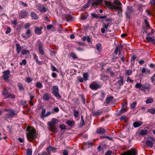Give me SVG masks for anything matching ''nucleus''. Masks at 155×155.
<instances>
[{"mask_svg": "<svg viewBox=\"0 0 155 155\" xmlns=\"http://www.w3.org/2000/svg\"><path fill=\"white\" fill-rule=\"evenodd\" d=\"M27 130L28 131V133H27L26 134L27 138L29 142H31L36 138L35 130L33 128L28 126L27 128Z\"/></svg>", "mask_w": 155, "mask_h": 155, "instance_id": "nucleus-1", "label": "nucleus"}, {"mask_svg": "<svg viewBox=\"0 0 155 155\" xmlns=\"http://www.w3.org/2000/svg\"><path fill=\"white\" fill-rule=\"evenodd\" d=\"M58 122V120L56 119L53 118L52 119L51 121L48 122V128L49 130L53 132L54 134L58 132L57 129L56 128L55 124Z\"/></svg>", "mask_w": 155, "mask_h": 155, "instance_id": "nucleus-2", "label": "nucleus"}, {"mask_svg": "<svg viewBox=\"0 0 155 155\" xmlns=\"http://www.w3.org/2000/svg\"><path fill=\"white\" fill-rule=\"evenodd\" d=\"M5 111L8 112L5 115L6 118H12L17 115V114L15 113V110L12 109H5Z\"/></svg>", "mask_w": 155, "mask_h": 155, "instance_id": "nucleus-3", "label": "nucleus"}, {"mask_svg": "<svg viewBox=\"0 0 155 155\" xmlns=\"http://www.w3.org/2000/svg\"><path fill=\"white\" fill-rule=\"evenodd\" d=\"M155 142V140L153 137H149L146 141V145L147 147L152 148L153 147V144Z\"/></svg>", "mask_w": 155, "mask_h": 155, "instance_id": "nucleus-4", "label": "nucleus"}, {"mask_svg": "<svg viewBox=\"0 0 155 155\" xmlns=\"http://www.w3.org/2000/svg\"><path fill=\"white\" fill-rule=\"evenodd\" d=\"M101 85L98 84L96 82H93L89 85L90 88L92 90H97L98 88H100Z\"/></svg>", "mask_w": 155, "mask_h": 155, "instance_id": "nucleus-5", "label": "nucleus"}, {"mask_svg": "<svg viewBox=\"0 0 155 155\" xmlns=\"http://www.w3.org/2000/svg\"><path fill=\"white\" fill-rule=\"evenodd\" d=\"M53 93L54 94L55 96L58 98H60L61 96L58 92V88L57 86H54L52 89Z\"/></svg>", "mask_w": 155, "mask_h": 155, "instance_id": "nucleus-6", "label": "nucleus"}, {"mask_svg": "<svg viewBox=\"0 0 155 155\" xmlns=\"http://www.w3.org/2000/svg\"><path fill=\"white\" fill-rule=\"evenodd\" d=\"M3 78L4 80L7 81L10 77V71L9 70L5 71L3 72Z\"/></svg>", "mask_w": 155, "mask_h": 155, "instance_id": "nucleus-7", "label": "nucleus"}, {"mask_svg": "<svg viewBox=\"0 0 155 155\" xmlns=\"http://www.w3.org/2000/svg\"><path fill=\"white\" fill-rule=\"evenodd\" d=\"M104 2L106 5L107 6L110 7L112 9H117L119 8L118 6H114L111 2L105 1Z\"/></svg>", "mask_w": 155, "mask_h": 155, "instance_id": "nucleus-8", "label": "nucleus"}, {"mask_svg": "<svg viewBox=\"0 0 155 155\" xmlns=\"http://www.w3.org/2000/svg\"><path fill=\"white\" fill-rule=\"evenodd\" d=\"M137 152L135 150L131 149L127 152L124 153L121 155H136Z\"/></svg>", "mask_w": 155, "mask_h": 155, "instance_id": "nucleus-9", "label": "nucleus"}, {"mask_svg": "<svg viewBox=\"0 0 155 155\" xmlns=\"http://www.w3.org/2000/svg\"><path fill=\"white\" fill-rule=\"evenodd\" d=\"M103 0H93L92 2V6H96L101 5Z\"/></svg>", "mask_w": 155, "mask_h": 155, "instance_id": "nucleus-10", "label": "nucleus"}, {"mask_svg": "<svg viewBox=\"0 0 155 155\" xmlns=\"http://www.w3.org/2000/svg\"><path fill=\"white\" fill-rule=\"evenodd\" d=\"M38 46V50L40 53L41 55H44L45 53L44 51L43 50V44L41 43L40 41Z\"/></svg>", "mask_w": 155, "mask_h": 155, "instance_id": "nucleus-11", "label": "nucleus"}, {"mask_svg": "<svg viewBox=\"0 0 155 155\" xmlns=\"http://www.w3.org/2000/svg\"><path fill=\"white\" fill-rule=\"evenodd\" d=\"M28 14V12L24 11L21 12L19 13V18H23L26 16Z\"/></svg>", "mask_w": 155, "mask_h": 155, "instance_id": "nucleus-12", "label": "nucleus"}, {"mask_svg": "<svg viewBox=\"0 0 155 155\" xmlns=\"http://www.w3.org/2000/svg\"><path fill=\"white\" fill-rule=\"evenodd\" d=\"M43 28L42 27H41L39 28L36 27L35 28V33L38 35H40L42 33V29Z\"/></svg>", "mask_w": 155, "mask_h": 155, "instance_id": "nucleus-13", "label": "nucleus"}, {"mask_svg": "<svg viewBox=\"0 0 155 155\" xmlns=\"http://www.w3.org/2000/svg\"><path fill=\"white\" fill-rule=\"evenodd\" d=\"M55 149L53 148L51 146H49L47 148L46 150L48 152L50 155L51 154V152H55Z\"/></svg>", "mask_w": 155, "mask_h": 155, "instance_id": "nucleus-14", "label": "nucleus"}, {"mask_svg": "<svg viewBox=\"0 0 155 155\" xmlns=\"http://www.w3.org/2000/svg\"><path fill=\"white\" fill-rule=\"evenodd\" d=\"M105 132V130L101 127H99L96 130V133L99 134H104Z\"/></svg>", "mask_w": 155, "mask_h": 155, "instance_id": "nucleus-15", "label": "nucleus"}, {"mask_svg": "<svg viewBox=\"0 0 155 155\" xmlns=\"http://www.w3.org/2000/svg\"><path fill=\"white\" fill-rule=\"evenodd\" d=\"M143 124L142 122H134L133 124V126L134 127H137L141 126Z\"/></svg>", "mask_w": 155, "mask_h": 155, "instance_id": "nucleus-16", "label": "nucleus"}, {"mask_svg": "<svg viewBox=\"0 0 155 155\" xmlns=\"http://www.w3.org/2000/svg\"><path fill=\"white\" fill-rule=\"evenodd\" d=\"M67 21H73L72 16L70 14H67L66 15L65 18L64 19Z\"/></svg>", "mask_w": 155, "mask_h": 155, "instance_id": "nucleus-17", "label": "nucleus"}, {"mask_svg": "<svg viewBox=\"0 0 155 155\" xmlns=\"http://www.w3.org/2000/svg\"><path fill=\"white\" fill-rule=\"evenodd\" d=\"M135 87L137 88H141V90L144 91H145L144 89L143 88V85L141 83H137L135 85Z\"/></svg>", "mask_w": 155, "mask_h": 155, "instance_id": "nucleus-18", "label": "nucleus"}, {"mask_svg": "<svg viewBox=\"0 0 155 155\" xmlns=\"http://www.w3.org/2000/svg\"><path fill=\"white\" fill-rule=\"evenodd\" d=\"M16 50L17 51V52L18 54H19L20 53L21 49V47L19 44L17 43L16 44Z\"/></svg>", "mask_w": 155, "mask_h": 155, "instance_id": "nucleus-19", "label": "nucleus"}, {"mask_svg": "<svg viewBox=\"0 0 155 155\" xmlns=\"http://www.w3.org/2000/svg\"><path fill=\"white\" fill-rule=\"evenodd\" d=\"M119 78L120 79V80L117 81V83L119 84V85L120 86L123 85L124 84L123 77L122 76H120Z\"/></svg>", "mask_w": 155, "mask_h": 155, "instance_id": "nucleus-20", "label": "nucleus"}, {"mask_svg": "<svg viewBox=\"0 0 155 155\" xmlns=\"http://www.w3.org/2000/svg\"><path fill=\"white\" fill-rule=\"evenodd\" d=\"M30 15L32 19L36 20L38 18L35 12H32L31 13Z\"/></svg>", "mask_w": 155, "mask_h": 155, "instance_id": "nucleus-21", "label": "nucleus"}, {"mask_svg": "<svg viewBox=\"0 0 155 155\" xmlns=\"http://www.w3.org/2000/svg\"><path fill=\"white\" fill-rule=\"evenodd\" d=\"M33 56H34V60L35 61L36 63L37 64H39V65H41L42 64V62L41 61H39L38 60V57L37 56L36 54H33Z\"/></svg>", "mask_w": 155, "mask_h": 155, "instance_id": "nucleus-22", "label": "nucleus"}, {"mask_svg": "<svg viewBox=\"0 0 155 155\" xmlns=\"http://www.w3.org/2000/svg\"><path fill=\"white\" fill-rule=\"evenodd\" d=\"M17 86L19 88V90L20 91H24L25 88L23 87L22 84L20 82H19L17 84Z\"/></svg>", "mask_w": 155, "mask_h": 155, "instance_id": "nucleus-23", "label": "nucleus"}, {"mask_svg": "<svg viewBox=\"0 0 155 155\" xmlns=\"http://www.w3.org/2000/svg\"><path fill=\"white\" fill-rule=\"evenodd\" d=\"M112 4L114 6L119 7L121 5V3L118 0H115Z\"/></svg>", "mask_w": 155, "mask_h": 155, "instance_id": "nucleus-24", "label": "nucleus"}, {"mask_svg": "<svg viewBox=\"0 0 155 155\" xmlns=\"http://www.w3.org/2000/svg\"><path fill=\"white\" fill-rule=\"evenodd\" d=\"M143 87L144 89L145 90V89L150 90L151 89L150 85L148 83L145 84L144 85H143Z\"/></svg>", "mask_w": 155, "mask_h": 155, "instance_id": "nucleus-25", "label": "nucleus"}, {"mask_svg": "<svg viewBox=\"0 0 155 155\" xmlns=\"http://www.w3.org/2000/svg\"><path fill=\"white\" fill-rule=\"evenodd\" d=\"M75 122L74 120H68L66 122V124H68L69 126L72 127Z\"/></svg>", "mask_w": 155, "mask_h": 155, "instance_id": "nucleus-26", "label": "nucleus"}, {"mask_svg": "<svg viewBox=\"0 0 155 155\" xmlns=\"http://www.w3.org/2000/svg\"><path fill=\"white\" fill-rule=\"evenodd\" d=\"M102 111H93L92 112V114L93 116H98L99 115H100L101 114H102Z\"/></svg>", "mask_w": 155, "mask_h": 155, "instance_id": "nucleus-27", "label": "nucleus"}, {"mask_svg": "<svg viewBox=\"0 0 155 155\" xmlns=\"http://www.w3.org/2000/svg\"><path fill=\"white\" fill-rule=\"evenodd\" d=\"M147 111L150 113L152 114L153 115L155 114V109L153 108H151L148 109Z\"/></svg>", "mask_w": 155, "mask_h": 155, "instance_id": "nucleus-28", "label": "nucleus"}, {"mask_svg": "<svg viewBox=\"0 0 155 155\" xmlns=\"http://www.w3.org/2000/svg\"><path fill=\"white\" fill-rule=\"evenodd\" d=\"M8 91L6 89L3 91L2 94L4 96L5 98H6V97L8 96Z\"/></svg>", "mask_w": 155, "mask_h": 155, "instance_id": "nucleus-29", "label": "nucleus"}, {"mask_svg": "<svg viewBox=\"0 0 155 155\" xmlns=\"http://www.w3.org/2000/svg\"><path fill=\"white\" fill-rule=\"evenodd\" d=\"M50 98V96L47 94H44L43 99L45 101L48 100Z\"/></svg>", "mask_w": 155, "mask_h": 155, "instance_id": "nucleus-30", "label": "nucleus"}, {"mask_svg": "<svg viewBox=\"0 0 155 155\" xmlns=\"http://www.w3.org/2000/svg\"><path fill=\"white\" fill-rule=\"evenodd\" d=\"M113 99L112 96L108 97H106V101L107 104H109Z\"/></svg>", "mask_w": 155, "mask_h": 155, "instance_id": "nucleus-31", "label": "nucleus"}, {"mask_svg": "<svg viewBox=\"0 0 155 155\" xmlns=\"http://www.w3.org/2000/svg\"><path fill=\"white\" fill-rule=\"evenodd\" d=\"M82 39L83 41H84L86 40L87 42L89 43L91 41V38L89 36L84 37L82 38Z\"/></svg>", "mask_w": 155, "mask_h": 155, "instance_id": "nucleus-32", "label": "nucleus"}, {"mask_svg": "<svg viewBox=\"0 0 155 155\" xmlns=\"http://www.w3.org/2000/svg\"><path fill=\"white\" fill-rule=\"evenodd\" d=\"M22 54L23 55H27L30 53L29 51L25 49H23L21 51Z\"/></svg>", "mask_w": 155, "mask_h": 155, "instance_id": "nucleus-33", "label": "nucleus"}, {"mask_svg": "<svg viewBox=\"0 0 155 155\" xmlns=\"http://www.w3.org/2000/svg\"><path fill=\"white\" fill-rule=\"evenodd\" d=\"M109 76L107 75L102 74L101 75V79L104 81H106L109 79Z\"/></svg>", "mask_w": 155, "mask_h": 155, "instance_id": "nucleus-34", "label": "nucleus"}, {"mask_svg": "<svg viewBox=\"0 0 155 155\" xmlns=\"http://www.w3.org/2000/svg\"><path fill=\"white\" fill-rule=\"evenodd\" d=\"M96 47L97 51L99 52H101L102 50L101 44L100 43H98L96 45Z\"/></svg>", "mask_w": 155, "mask_h": 155, "instance_id": "nucleus-35", "label": "nucleus"}, {"mask_svg": "<svg viewBox=\"0 0 155 155\" xmlns=\"http://www.w3.org/2000/svg\"><path fill=\"white\" fill-rule=\"evenodd\" d=\"M107 71L111 75V76H114L115 75L114 72L112 71L111 68H108L107 69Z\"/></svg>", "mask_w": 155, "mask_h": 155, "instance_id": "nucleus-36", "label": "nucleus"}, {"mask_svg": "<svg viewBox=\"0 0 155 155\" xmlns=\"http://www.w3.org/2000/svg\"><path fill=\"white\" fill-rule=\"evenodd\" d=\"M74 116L75 117L77 118L79 116V112L76 109L74 110Z\"/></svg>", "mask_w": 155, "mask_h": 155, "instance_id": "nucleus-37", "label": "nucleus"}, {"mask_svg": "<svg viewBox=\"0 0 155 155\" xmlns=\"http://www.w3.org/2000/svg\"><path fill=\"white\" fill-rule=\"evenodd\" d=\"M148 132L147 130H142L140 132V134L142 135H145L148 134Z\"/></svg>", "mask_w": 155, "mask_h": 155, "instance_id": "nucleus-38", "label": "nucleus"}, {"mask_svg": "<svg viewBox=\"0 0 155 155\" xmlns=\"http://www.w3.org/2000/svg\"><path fill=\"white\" fill-rule=\"evenodd\" d=\"M126 106L124 107H122L121 109L120 110V114H122L126 112L127 111V110L126 109Z\"/></svg>", "mask_w": 155, "mask_h": 155, "instance_id": "nucleus-39", "label": "nucleus"}, {"mask_svg": "<svg viewBox=\"0 0 155 155\" xmlns=\"http://www.w3.org/2000/svg\"><path fill=\"white\" fill-rule=\"evenodd\" d=\"M45 109H43L42 110L41 117L42 118H43L45 117Z\"/></svg>", "mask_w": 155, "mask_h": 155, "instance_id": "nucleus-40", "label": "nucleus"}, {"mask_svg": "<svg viewBox=\"0 0 155 155\" xmlns=\"http://www.w3.org/2000/svg\"><path fill=\"white\" fill-rule=\"evenodd\" d=\"M36 86L37 88L40 89L42 87V84L41 83L38 82L36 83Z\"/></svg>", "mask_w": 155, "mask_h": 155, "instance_id": "nucleus-41", "label": "nucleus"}, {"mask_svg": "<svg viewBox=\"0 0 155 155\" xmlns=\"http://www.w3.org/2000/svg\"><path fill=\"white\" fill-rule=\"evenodd\" d=\"M70 55L74 59H76L78 58L75 54L73 52L71 53Z\"/></svg>", "mask_w": 155, "mask_h": 155, "instance_id": "nucleus-42", "label": "nucleus"}, {"mask_svg": "<svg viewBox=\"0 0 155 155\" xmlns=\"http://www.w3.org/2000/svg\"><path fill=\"white\" fill-rule=\"evenodd\" d=\"M51 67L52 70L53 71H56L57 72H58V69H57L54 65H51Z\"/></svg>", "mask_w": 155, "mask_h": 155, "instance_id": "nucleus-43", "label": "nucleus"}, {"mask_svg": "<svg viewBox=\"0 0 155 155\" xmlns=\"http://www.w3.org/2000/svg\"><path fill=\"white\" fill-rule=\"evenodd\" d=\"M27 155H32V150L30 149H28L26 151Z\"/></svg>", "mask_w": 155, "mask_h": 155, "instance_id": "nucleus-44", "label": "nucleus"}, {"mask_svg": "<svg viewBox=\"0 0 155 155\" xmlns=\"http://www.w3.org/2000/svg\"><path fill=\"white\" fill-rule=\"evenodd\" d=\"M88 74L87 73H84L83 74V78L84 80H87L88 79Z\"/></svg>", "mask_w": 155, "mask_h": 155, "instance_id": "nucleus-45", "label": "nucleus"}, {"mask_svg": "<svg viewBox=\"0 0 155 155\" xmlns=\"http://www.w3.org/2000/svg\"><path fill=\"white\" fill-rule=\"evenodd\" d=\"M31 31L29 29L25 33L26 35L28 36L27 37H29L31 35Z\"/></svg>", "mask_w": 155, "mask_h": 155, "instance_id": "nucleus-46", "label": "nucleus"}, {"mask_svg": "<svg viewBox=\"0 0 155 155\" xmlns=\"http://www.w3.org/2000/svg\"><path fill=\"white\" fill-rule=\"evenodd\" d=\"M136 58V56L135 55L132 56L131 59V62L132 63V64H133L134 63L135 60V59Z\"/></svg>", "mask_w": 155, "mask_h": 155, "instance_id": "nucleus-47", "label": "nucleus"}, {"mask_svg": "<svg viewBox=\"0 0 155 155\" xmlns=\"http://www.w3.org/2000/svg\"><path fill=\"white\" fill-rule=\"evenodd\" d=\"M59 127L61 130H65L66 129V126L64 124L61 125L59 126Z\"/></svg>", "mask_w": 155, "mask_h": 155, "instance_id": "nucleus-48", "label": "nucleus"}, {"mask_svg": "<svg viewBox=\"0 0 155 155\" xmlns=\"http://www.w3.org/2000/svg\"><path fill=\"white\" fill-rule=\"evenodd\" d=\"M91 15L93 18H96L97 19L99 18V17L98 16V15L96 13H92L91 14Z\"/></svg>", "mask_w": 155, "mask_h": 155, "instance_id": "nucleus-49", "label": "nucleus"}, {"mask_svg": "<svg viewBox=\"0 0 155 155\" xmlns=\"http://www.w3.org/2000/svg\"><path fill=\"white\" fill-rule=\"evenodd\" d=\"M137 103L136 102H133L131 104V107L132 108H135Z\"/></svg>", "mask_w": 155, "mask_h": 155, "instance_id": "nucleus-50", "label": "nucleus"}, {"mask_svg": "<svg viewBox=\"0 0 155 155\" xmlns=\"http://www.w3.org/2000/svg\"><path fill=\"white\" fill-rule=\"evenodd\" d=\"M26 61L25 59H24L22 61V62L20 63V65L22 66V65H25L26 63Z\"/></svg>", "mask_w": 155, "mask_h": 155, "instance_id": "nucleus-51", "label": "nucleus"}, {"mask_svg": "<svg viewBox=\"0 0 155 155\" xmlns=\"http://www.w3.org/2000/svg\"><path fill=\"white\" fill-rule=\"evenodd\" d=\"M15 98V97L14 95L12 94H8V96L6 97V98Z\"/></svg>", "mask_w": 155, "mask_h": 155, "instance_id": "nucleus-52", "label": "nucleus"}, {"mask_svg": "<svg viewBox=\"0 0 155 155\" xmlns=\"http://www.w3.org/2000/svg\"><path fill=\"white\" fill-rule=\"evenodd\" d=\"M46 9L45 7H42L40 11L42 13H44L46 12Z\"/></svg>", "mask_w": 155, "mask_h": 155, "instance_id": "nucleus-53", "label": "nucleus"}, {"mask_svg": "<svg viewBox=\"0 0 155 155\" xmlns=\"http://www.w3.org/2000/svg\"><path fill=\"white\" fill-rule=\"evenodd\" d=\"M106 138L109 139L110 140H112V138L111 137H110L107 136H103L101 137V138Z\"/></svg>", "mask_w": 155, "mask_h": 155, "instance_id": "nucleus-54", "label": "nucleus"}, {"mask_svg": "<svg viewBox=\"0 0 155 155\" xmlns=\"http://www.w3.org/2000/svg\"><path fill=\"white\" fill-rule=\"evenodd\" d=\"M132 72L131 70H127L126 72V74L128 75H130Z\"/></svg>", "mask_w": 155, "mask_h": 155, "instance_id": "nucleus-55", "label": "nucleus"}, {"mask_svg": "<svg viewBox=\"0 0 155 155\" xmlns=\"http://www.w3.org/2000/svg\"><path fill=\"white\" fill-rule=\"evenodd\" d=\"M153 101V100L152 99L148 98L146 102L147 104L151 103Z\"/></svg>", "mask_w": 155, "mask_h": 155, "instance_id": "nucleus-56", "label": "nucleus"}, {"mask_svg": "<svg viewBox=\"0 0 155 155\" xmlns=\"http://www.w3.org/2000/svg\"><path fill=\"white\" fill-rule=\"evenodd\" d=\"M144 23L146 25V27L147 28H148L150 27L148 21L146 20L145 19L144 21Z\"/></svg>", "mask_w": 155, "mask_h": 155, "instance_id": "nucleus-57", "label": "nucleus"}, {"mask_svg": "<svg viewBox=\"0 0 155 155\" xmlns=\"http://www.w3.org/2000/svg\"><path fill=\"white\" fill-rule=\"evenodd\" d=\"M53 27H54L53 25H49L47 26V28L48 30H49Z\"/></svg>", "mask_w": 155, "mask_h": 155, "instance_id": "nucleus-58", "label": "nucleus"}, {"mask_svg": "<svg viewBox=\"0 0 155 155\" xmlns=\"http://www.w3.org/2000/svg\"><path fill=\"white\" fill-rule=\"evenodd\" d=\"M146 39L147 41L151 42L153 38L152 37H150L149 36H148L146 37Z\"/></svg>", "mask_w": 155, "mask_h": 155, "instance_id": "nucleus-59", "label": "nucleus"}, {"mask_svg": "<svg viewBox=\"0 0 155 155\" xmlns=\"http://www.w3.org/2000/svg\"><path fill=\"white\" fill-rule=\"evenodd\" d=\"M25 81L28 83H30L32 81V79L29 77H27L26 78Z\"/></svg>", "mask_w": 155, "mask_h": 155, "instance_id": "nucleus-60", "label": "nucleus"}, {"mask_svg": "<svg viewBox=\"0 0 155 155\" xmlns=\"http://www.w3.org/2000/svg\"><path fill=\"white\" fill-rule=\"evenodd\" d=\"M38 155H50V154L44 151L42 153L40 154L38 153Z\"/></svg>", "mask_w": 155, "mask_h": 155, "instance_id": "nucleus-61", "label": "nucleus"}, {"mask_svg": "<svg viewBox=\"0 0 155 155\" xmlns=\"http://www.w3.org/2000/svg\"><path fill=\"white\" fill-rule=\"evenodd\" d=\"M119 50L118 47L117 46L114 51V53L116 55L117 54L118 52L119 51Z\"/></svg>", "mask_w": 155, "mask_h": 155, "instance_id": "nucleus-62", "label": "nucleus"}, {"mask_svg": "<svg viewBox=\"0 0 155 155\" xmlns=\"http://www.w3.org/2000/svg\"><path fill=\"white\" fill-rule=\"evenodd\" d=\"M29 94L30 96V100H33V99L34 98V94H32L31 93H29Z\"/></svg>", "mask_w": 155, "mask_h": 155, "instance_id": "nucleus-63", "label": "nucleus"}, {"mask_svg": "<svg viewBox=\"0 0 155 155\" xmlns=\"http://www.w3.org/2000/svg\"><path fill=\"white\" fill-rule=\"evenodd\" d=\"M63 155H68V152L67 150H64L63 151Z\"/></svg>", "mask_w": 155, "mask_h": 155, "instance_id": "nucleus-64", "label": "nucleus"}]
</instances>
